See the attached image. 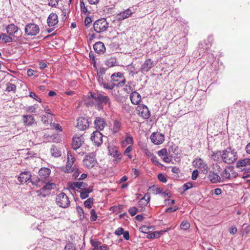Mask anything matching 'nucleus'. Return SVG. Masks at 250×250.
<instances>
[{
	"mask_svg": "<svg viewBox=\"0 0 250 250\" xmlns=\"http://www.w3.org/2000/svg\"><path fill=\"white\" fill-rule=\"evenodd\" d=\"M91 96L94 99L97 103L98 107L100 108H102V104H108L109 105L110 104V99L107 96H104L100 93L93 94L91 93Z\"/></svg>",
	"mask_w": 250,
	"mask_h": 250,
	"instance_id": "obj_2",
	"label": "nucleus"
},
{
	"mask_svg": "<svg viewBox=\"0 0 250 250\" xmlns=\"http://www.w3.org/2000/svg\"><path fill=\"white\" fill-rule=\"evenodd\" d=\"M84 165L88 168L94 167L97 162L95 157H86L83 160Z\"/></svg>",
	"mask_w": 250,
	"mask_h": 250,
	"instance_id": "obj_23",
	"label": "nucleus"
},
{
	"mask_svg": "<svg viewBox=\"0 0 250 250\" xmlns=\"http://www.w3.org/2000/svg\"><path fill=\"white\" fill-rule=\"evenodd\" d=\"M56 187V185L53 183L48 182L46 183L41 189V192L47 191L49 192V190L55 188Z\"/></svg>",
	"mask_w": 250,
	"mask_h": 250,
	"instance_id": "obj_32",
	"label": "nucleus"
},
{
	"mask_svg": "<svg viewBox=\"0 0 250 250\" xmlns=\"http://www.w3.org/2000/svg\"><path fill=\"white\" fill-rule=\"evenodd\" d=\"M23 123L25 125H33L35 122V119L33 115H23L22 116Z\"/></svg>",
	"mask_w": 250,
	"mask_h": 250,
	"instance_id": "obj_24",
	"label": "nucleus"
},
{
	"mask_svg": "<svg viewBox=\"0 0 250 250\" xmlns=\"http://www.w3.org/2000/svg\"><path fill=\"white\" fill-rule=\"evenodd\" d=\"M168 151L171 156L173 155H178L179 153L180 150L178 146L172 144L168 148Z\"/></svg>",
	"mask_w": 250,
	"mask_h": 250,
	"instance_id": "obj_33",
	"label": "nucleus"
},
{
	"mask_svg": "<svg viewBox=\"0 0 250 250\" xmlns=\"http://www.w3.org/2000/svg\"><path fill=\"white\" fill-rule=\"evenodd\" d=\"M29 96L35 99L36 101L40 102V103H41L42 102V100L41 98H40L37 95V94L33 92H30L29 93Z\"/></svg>",
	"mask_w": 250,
	"mask_h": 250,
	"instance_id": "obj_48",
	"label": "nucleus"
},
{
	"mask_svg": "<svg viewBox=\"0 0 250 250\" xmlns=\"http://www.w3.org/2000/svg\"><path fill=\"white\" fill-rule=\"evenodd\" d=\"M137 210H138L137 208L136 207H133L130 208L128 209V212L130 213V214L131 215V216H133L137 213Z\"/></svg>",
	"mask_w": 250,
	"mask_h": 250,
	"instance_id": "obj_52",
	"label": "nucleus"
},
{
	"mask_svg": "<svg viewBox=\"0 0 250 250\" xmlns=\"http://www.w3.org/2000/svg\"><path fill=\"white\" fill-rule=\"evenodd\" d=\"M95 51L98 54H104L105 51V47L104 44L101 42H96L93 45Z\"/></svg>",
	"mask_w": 250,
	"mask_h": 250,
	"instance_id": "obj_19",
	"label": "nucleus"
},
{
	"mask_svg": "<svg viewBox=\"0 0 250 250\" xmlns=\"http://www.w3.org/2000/svg\"><path fill=\"white\" fill-rule=\"evenodd\" d=\"M91 139L95 146H99L103 143V134L98 130L95 131L91 135Z\"/></svg>",
	"mask_w": 250,
	"mask_h": 250,
	"instance_id": "obj_9",
	"label": "nucleus"
},
{
	"mask_svg": "<svg viewBox=\"0 0 250 250\" xmlns=\"http://www.w3.org/2000/svg\"><path fill=\"white\" fill-rule=\"evenodd\" d=\"M124 231V229L121 227H119L115 230L114 233L117 235H121L123 233Z\"/></svg>",
	"mask_w": 250,
	"mask_h": 250,
	"instance_id": "obj_61",
	"label": "nucleus"
},
{
	"mask_svg": "<svg viewBox=\"0 0 250 250\" xmlns=\"http://www.w3.org/2000/svg\"><path fill=\"white\" fill-rule=\"evenodd\" d=\"M150 195L147 193H146L144 196L139 201L138 204L140 206H146L150 200Z\"/></svg>",
	"mask_w": 250,
	"mask_h": 250,
	"instance_id": "obj_30",
	"label": "nucleus"
},
{
	"mask_svg": "<svg viewBox=\"0 0 250 250\" xmlns=\"http://www.w3.org/2000/svg\"><path fill=\"white\" fill-rule=\"evenodd\" d=\"M133 144V139L131 136H126L125 139L121 142L123 147H126L127 146H132Z\"/></svg>",
	"mask_w": 250,
	"mask_h": 250,
	"instance_id": "obj_28",
	"label": "nucleus"
},
{
	"mask_svg": "<svg viewBox=\"0 0 250 250\" xmlns=\"http://www.w3.org/2000/svg\"><path fill=\"white\" fill-rule=\"evenodd\" d=\"M56 202L58 206L62 208H66L70 205L68 196L63 192H61L57 195Z\"/></svg>",
	"mask_w": 250,
	"mask_h": 250,
	"instance_id": "obj_3",
	"label": "nucleus"
},
{
	"mask_svg": "<svg viewBox=\"0 0 250 250\" xmlns=\"http://www.w3.org/2000/svg\"><path fill=\"white\" fill-rule=\"evenodd\" d=\"M198 176V171L197 170H194L192 173L191 178L192 180H195L197 179Z\"/></svg>",
	"mask_w": 250,
	"mask_h": 250,
	"instance_id": "obj_62",
	"label": "nucleus"
},
{
	"mask_svg": "<svg viewBox=\"0 0 250 250\" xmlns=\"http://www.w3.org/2000/svg\"><path fill=\"white\" fill-rule=\"evenodd\" d=\"M1 36V39L5 43L11 42H13V39L9 35H7L5 34H1L0 35Z\"/></svg>",
	"mask_w": 250,
	"mask_h": 250,
	"instance_id": "obj_39",
	"label": "nucleus"
},
{
	"mask_svg": "<svg viewBox=\"0 0 250 250\" xmlns=\"http://www.w3.org/2000/svg\"><path fill=\"white\" fill-rule=\"evenodd\" d=\"M190 227V224L187 221H183L180 225V228L183 230H187Z\"/></svg>",
	"mask_w": 250,
	"mask_h": 250,
	"instance_id": "obj_44",
	"label": "nucleus"
},
{
	"mask_svg": "<svg viewBox=\"0 0 250 250\" xmlns=\"http://www.w3.org/2000/svg\"><path fill=\"white\" fill-rule=\"evenodd\" d=\"M158 179L159 181L163 183H166L167 181V179L165 176L163 174H159L158 175Z\"/></svg>",
	"mask_w": 250,
	"mask_h": 250,
	"instance_id": "obj_58",
	"label": "nucleus"
},
{
	"mask_svg": "<svg viewBox=\"0 0 250 250\" xmlns=\"http://www.w3.org/2000/svg\"><path fill=\"white\" fill-rule=\"evenodd\" d=\"M92 22V20L89 17H86L84 20V23L86 26H88Z\"/></svg>",
	"mask_w": 250,
	"mask_h": 250,
	"instance_id": "obj_64",
	"label": "nucleus"
},
{
	"mask_svg": "<svg viewBox=\"0 0 250 250\" xmlns=\"http://www.w3.org/2000/svg\"><path fill=\"white\" fill-rule=\"evenodd\" d=\"M111 79L116 86H123L125 83V79L123 74L120 72L113 74L111 76Z\"/></svg>",
	"mask_w": 250,
	"mask_h": 250,
	"instance_id": "obj_4",
	"label": "nucleus"
},
{
	"mask_svg": "<svg viewBox=\"0 0 250 250\" xmlns=\"http://www.w3.org/2000/svg\"><path fill=\"white\" fill-rule=\"evenodd\" d=\"M221 176L224 179H230L231 175L229 172L226 169H225L222 172Z\"/></svg>",
	"mask_w": 250,
	"mask_h": 250,
	"instance_id": "obj_47",
	"label": "nucleus"
},
{
	"mask_svg": "<svg viewBox=\"0 0 250 250\" xmlns=\"http://www.w3.org/2000/svg\"><path fill=\"white\" fill-rule=\"evenodd\" d=\"M50 119H52V117L51 116L47 115V116L45 115H43L42 116V122L44 124H48V120Z\"/></svg>",
	"mask_w": 250,
	"mask_h": 250,
	"instance_id": "obj_49",
	"label": "nucleus"
},
{
	"mask_svg": "<svg viewBox=\"0 0 250 250\" xmlns=\"http://www.w3.org/2000/svg\"><path fill=\"white\" fill-rule=\"evenodd\" d=\"M67 161L65 169L64 171L65 172L70 173L72 172L74 170V167H72L73 163L75 161V157H67Z\"/></svg>",
	"mask_w": 250,
	"mask_h": 250,
	"instance_id": "obj_22",
	"label": "nucleus"
},
{
	"mask_svg": "<svg viewBox=\"0 0 250 250\" xmlns=\"http://www.w3.org/2000/svg\"><path fill=\"white\" fill-rule=\"evenodd\" d=\"M193 166L200 169L203 172H207L208 168L207 164L201 158H196L193 162Z\"/></svg>",
	"mask_w": 250,
	"mask_h": 250,
	"instance_id": "obj_11",
	"label": "nucleus"
},
{
	"mask_svg": "<svg viewBox=\"0 0 250 250\" xmlns=\"http://www.w3.org/2000/svg\"><path fill=\"white\" fill-rule=\"evenodd\" d=\"M105 64L109 67L115 66L117 63V60L115 58L111 57L106 59L104 62Z\"/></svg>",
	"mask_w": 250,
	"mask_h": 250,
	"instance_id": "obj_35",
	"label": "nucleus"
},
{
	"mask_svg": "<svg viewBox=\"0 0 250 250\" xmlns=\"http://www.w3.org/2000/svg\"><path fill=\"white\" fill-rule=\"evenodd\" d=\"M106 125L105 120L102 117H97L94 121V125L95 128L98 130H102Z\"/></svg>",
	"mask_w": 250,
	"mask_h": 250,
	"instance_id": "obj_15",
	"label": "nucleus"
},
{
	"mask_svg": "<svg viewBox=\"0 0 250 250\" xmlns=\"http://www.w3.org/2000/svg\"><path fill=\"white\" fill-rule=\"evenodd\" d=\"M80 7L82 13L86 14L88 12L87 8L85 6V3H84L83 0H81Z\"/></svg>",
	"mask_w": 250,
	"mask_h": 250,
	"instance_id": "obj_42",
	"label": "nucleus"
},
{
	"mask_svg": "<svg viewBox=\"0 0 250 250\" xmlns=\"http://www.w3.org/2000/svg\"><path fill=\"white\" fill-rule=\"evenodd\" d=\"M89 101H85V104L87 105V106H93L94 105L95 103L93 101V100H94L91 95L88 97L87 99Z\"/></svg>",
	"mask_w": 250,
	"mask_h": 250,
	"instance_id": "obj_50",
	"label": "nucleus"
},
{
	"mask_svg": "<svg viewBox=\"0 0 250 250\" xmlns=\"http://www.w3.org/2000/svg\"><path fill=\"white\" fill-rule=\"evenodd\" d=\"M93 191V189L92 188H88L83 189L78 191L80 193V197L82 199H84L87 198L89 196V194L91 193Z\"/></svg>",
	"mask_w": 250,
	"mask_h": 250,
	"instance_id": "obj_26",
	"label": "nucleus"
},
{
	"mask_svg": "<svg viewBox=\"0 0 250 250\" xmlns=\"http://www.w3.org/2000/svg\"><path fill=\"white\" fill-rule=\"evenodd\" d=\"M133 12L129 9L127 8L125 10L122 11L117 15V19L119 21H122L130 17Z\"/></svg>",
	"mask_w": 250,
	"mask_h": 250,
	"instance_id": "obj_20",
	"label": "nucleus"
},
{
	"mask_svg": "<svg viewBox=\"0 0 250 250\" xmlns=\"http://www.w3.org/2000/svg\"><path fill=\"white\" fill-rule=\"evenodd\" d=\"M150 139L153 144L159 145L162 144L164 142L165 137L162 133L155 132L151 134Z\"/></svg>",
	"mask_w": 250,
	"mask_h": 250,
	"instance_id": "obj_8",
	"label": "nucleus"
},
{
	"mask_svg": "<svg viewBox=\"0 0 250 250\" xmlns=\"http://www.w3.org/2000/svg\"><path fill=\"white\" fill-rule=\"evenodd\" d=\"M236 167L245 172H250V158H245L238 161L236 163Z\"/></svg>",
	"mask_w": 250,
	"mask_h": 250,
	"instance_id": "obj_5",
	"label": "nucleus"
},
{
	"mask_svg": "<svg viewBox=\"0 0 250 250\" xmlns=\"http://www.w3.org/2000/svg\"><path fill=\"white\" fill-rule=\"evenodd\" d=\"M136 110L138 115L143 119H147L149 118L150 113L146 105L143 104H139Z\"/></svg>",
	"mask_w": 250,
	"mask_h": 250,
	"instance_id": "obj_7",
	"label": "nucleus"
},
{
	"mask_svg": "<svg viewBox=\"0 0 250 250\" xmlns=\"http://www.w3.org/2000/svg\"><path fill=\"white\" fill-rule=\"evenodd\" d=\"M48 5L52 7H56L58 4V0H48Z\"/></svg>",
	"mask_w": 250,
	"mask_h": 250,
	"instance_id": "obj_59",
	"label": "nucleus"
},
{
	"mask_svg": "<svg viewBox=\"0 0 250 250\" xmlns=\"http://www.w3.org/2000/svg\"><path fill=\"white\" fill-rule=\"evenodd\" d=\"M104 88L107 89H113L115 86H116V84H114L113 83L110 84L108 83H104L102 85Z\"/></svg>",
	"mask_w": 250,
	"mask_h": 250,
	"instance_id": "obj_51",
	"label": "nucleus"
},
{
	"mask_svg": "<svg viewBox=\"0 0 250 250\" xmlns=\"http://www.w3.org/2000/svg\"><path fill=\"white\" fill-rule=\"evenodd\" d=\"M193 187L191 183H187L183 186V189L184 191L191 188Z\"/></svg>",
	"mask_w": 250,
	"mask_h": 250,
	"instance_id": "obj_56",
	"label": "nucleus"
},
{
	"mask_svg": "<svg viewBox=\"0 0 250 250\" xmlns=\"http://www.w3.org/2000/svg\"><path fill=\"white\" fill-rule=\"evenodd\" d=\"M223 159V161L226 162L228 163L229 164L233 163L234 161H235V157H222Z\"/></svg>",
	"mask_w": 250,
	"mask_h": 250,
	"instance_id": "obj_53",
	"label": "nucleus"
},
{
	"mask_svg": "<svg viewBox=\"0 0 250 250\" xmlns=\"http://www.w3.org/2000/svg\"><path fill=\"white\" fill-rule=\"evenodd\" d=\"M16 85L13 83H8L6 84V91L8 92H13L14 93L16 92Z\"/></svg>",
	"mask_w": 250,
	"mask_h": 250,
	"instance_id": "obj_36",
	"label": "nucleus"
},
{
	"mask_svg": "<svg viewBox=\"0 0 250 250\" xmlns=\"http://www.w3.org/2000/svg\"><path fill=\"white\" fill-rule=\"evenodd\" d=\"M89 122L87 118L80 117L77 120V126L81 130H84L89 127Z\"/></svg>",
	"mask_w": 250,
	"mask_h": 250,
	"instance_id": "obj_14",
	"label": "nucleus"
},
{
	"mask_svg": "<svg viewBox=\"0 0 250 250\" xmlns=\"http://www.w3.org/2000/svg\"><path fill=\"white\" fill-rule=\"evenodd\" d=\"M148 230L149 228L145 226H142L139 228V231L144 233H148Z\"/></svg>",
	"mask_w": 250,
	"mask_h": 250,
	"instance_id": "obj_60",
	"label": "nucleus"
},
{
	"mask_svg": "<svg viewBox=\"0 0 250 250\" xmlns=\"http://www.w3.org/2000/svg\"><path fill=\"white\" fill-rule=\"evenodd\" d=\"M50 126L52 128L55 129L56 131L58 132H61L62 130V126L58 124L51 123Z\"/></svg>",
	"mask_w": 250,
	"mask_h": 250,
	"instance_id": "obj_41",
	"label": "nucleus"
},
{
	"mask_svg": "<svg viewBox=\"0 0 250 250\" xmlns=\"http://www.w3.org/2000/svg\"><path fill=\"white\" fill-rule=\"evenodd\" d=\"M132 146H128L126 149L125 150L124 154L125 156H131L129 155V153L132 151Z\"/></svg>",
	"mask_w": 250,
	"mask_h": 250,
	"instance_id": "obj_55",
	"label": "nucleus"
},
{
	"mask_svg": "<svg viewBox=\"0 0 250 250\" xmlns=\"http://www.w3.org/2000/svg\"><path fill=\"white\" fill-rule=\"evenodd\" d=\"M130 99L132 104L134 105H139L142 100L141 96L136 91H134L130 95Z\"/></svg>",
	"mask_w": 250,
	"mask_h": 250,
	"instance_id": "obj_17",
	"label": "nucleus"
},
{
	"mask_svg": "<svg viewBox=\"0 0 250 250\" xmlns=\"http://www.w3.org/2000/svg\"><path fill=\"white\" fill-rule=\"evenodd\" d=\"M6 31L9 36H14L19 30V28L14 24H11L6 27Z\"/></svg>",
	"mask_w": 250,
	"mask_h": 250,
	"instance_id": "obj_25",
	"label": "nucleus"
},
{
	"mask_svg": "<svg viewBox=\"0 0 250 250\" xmlns=\"http://www.w3.org/2000/svg\"><path fill=\"white\" fill-rule=\"evenodd\" d=\"M106 69L104 67H100L97 71V75L102 76L105 74Z\"/></svg>",
	"mask_w": 250,
	"mask_h": 250,
	"instance_id": "obj_57",
	"label": "nucleus"
},
{
	"mask_svg": "<svg viewBox=\"0 0 250 250\" xmlns=\"http://www.w3.org/2000/svg\"><path fill=\"white\" fill-rule=\"evenodd\" d=\"M36 105L25 107V110L29 113H35L36 111Z\"/></svg>",
	"mask_w": 250,
	"mask_h": 250,
	"instance_id": "obj_45",
	"label": "nucleus"
},
{
	"mask_svg": "<svg viewBox=\"0 0 250 250\" xmlns=\"http://www.w3.org/2000/svg\"><path fill=\"white\" fill-rule=\"evenodd\" d=\"M166 231L167 230L155 231L153 232L148 233L146 235V238L148 239L157 238H159L161 235H163V233Z\"/></svg>",
	"mask_w": 250,
	"mask_h": 250,
	"instance_id": "obj_29",
	"label": "nucleus"
},
{
	"mask_svg": "<svg viewBox=\"0 0 250 250\" xmlns=\"http://www.w3.org/2000/svg\"><path fill=\"white\" fill-rule=\"evenodd\" d=\"M93 201L94 199L92 198H89L87 199L84 202V206L88 208H91L92 207V205L93 203Z\"/></svg>",
	"mask_w": 250,
	"mask_h": 250,
	"instance_id": "obj_40",
	"label": "nucleus"
},
{
	"mask_svg": "<svg viewBox=\"0 0 250 250\" xmlns=\"http://www.w3.org/2000/svg\"><path fill=\"white\" fill-rule=\"evenodd\" d=\"M167 151L166 148H163L161 150L157 151V154L159 156H166Z\"/></svg>",
	"mask_w": 250,
	"mask_h": 250,
	"instance_id": "obj_54",
	"label": "nucleus"
},
{
	"mask_svg": "<svg viewBox=\"0 0 250 250\" xmlns=\"http://www.w3.org/2000/svg\"><path fill=\"white\" fill-rule=\"evenodd\" d=\"M178 207H169L168 208H167L166 210V212H174L175 211H176V210L178 209Z\"/></svg>",
	"mask_w": 250,
	"mask_h": 250,
	"instance_id": "obj_63",
	"label": "nucleus"
},
{
	"mask_svg": "<svg viewBox=\"0 0 250 250\" xmlns=\"http://www.w3.org/2000/svg\"><path fill=\"white\" fill-rule=\"evenodd\" d=\"M108 23L104 18L97 20L93 24L94 31L98 33L105 31L108 29Z\"/></svg>",
	"mask_w": 250,
	"mask_h": 250,
	"instance_id": "obj_1",
	"label": "nucleus"
},
{
	"mask_svg": "<svg viewBox=\"0 0 250 250\" xmlns=\"http://www.w3.org/2000/svg\"><path fill=\"white\" fill-rule=\"evenodd\" d=\"M18 179L21 183H24L28 181H30L33 184H35L31 180V175L30 172L29 171H24L21 172L20 174Z\"/></svg>",
	"mask_w": 250,
	"mask_h": 250,
	"instance_id": "obj_16",
	"label": "nucleus"
},
{
	"mask_svg": "<svg viewBox=\"0 0 250 250\" xmlns=\"http://www.w3.org/2000/svg\"><path fill=\"white\" fill-rule=\"evenodd\" d=\"M52 156H61L62 154L56 146H52L51 148Z\"/></svg>",
	"mask_w": 250,
	"mask_h": 250,
	"instance_id": "obj_38",
	"label": "nucleus"
},
{
	"mask_svg": "<svg viewBox=\"0 0 250 250\" xmlns=\"http://www.w3.org/2000/svg\"><path fill=\"white\" fill-rule=\"evenodd\" d=\"M97 219V215L95 210L92 209L90 211V220L91 221H95Z\"/></svg>",
	"mask_w": 250,
	"mask_h": 250,
	"instance_id": "obj_46",
	"label": "nucleus"
},
{
	"mask_svg": "<svg viewBox=\"0 0 250 250\" xmlns=\"http://www.w3.org/2000/svg\"><path fill=\"white\" fill-rule=\"evenodd\" d=\"M83 138L82 136L81 137H77V136H74L73 137V140H72V148L74 151L77 152L79 154H81V152L80 151V147L82 144Z\"/></svg>",
	"mask_w": 250,
	"mask_h": 250,
	"instance_id": "obj_10",
	"label": "nucleus"
},
{
	"mask_svg": "<svg viewBox=\"0 0 250 250\" xmlns=\"http://www.w3.org/2000/svg\"><path fill=\"white\" fill-rule=\"evenodd\" d=\"M121 129V123L116 120L114 122L112 128L113 133L116 134Z\"/></svg>",
	"mask_w": 250,
	"mask_h": 250,
	"instance_id": "obj_37",
	"label": "nucleus"
},
{
	"mask_svg": "<svg viewBox=\"0 0 250 250\" xmlns=\"http://www.w3.org/2000/svg\"><path fill=\"white\" fill-rule=\"evenodd\" d=\"M50 169L46 167H42L39 171V174L42 178H45L47 177L50 174Z\"/></svg>",
	"mask_w": 250,
	"mask_h": 250,
	"instance_id": "obj_31",
	"label": "nucleus"
},
{
	"mask_svg": "<svg viewBox=\"0 0 250 250\" xmlns=\"http://www.w3.org/2000/svg\"><path fill=\"white\" fill-rule=\"evenodd\" d=\"M108 155L111 156H120L121 153L118 151V148L115 146H110L108 147Z\"/></svg>",
	"mask_w": 250,
	"mask_h": 250,
	"instance_id": "obj_27",
	"label": "nucleus"
},
{
	"mask_svg": "<svg viewBox=\"0 0 250 250\" xmlns=\"http://www.w3.org/2000/svg\"><path fill=\"white\" fill-rule=\"evenodd\" d=\"M58 22V16L55 13H51L47 19V23L49 26H53Z\"/></svg>",
	"mask_w": 250,
	"mask_h": 250,
	"instance_id": "obj_21",
	"label": "nucleus"
},
{
	"mask_svg": "<svg viewBox=\"0 0 250 250\" xmlns=\"http://www.w3.org/2000/svg\"><path fill=\"white\" fill-rule=\"evenodd\" d=\"M76 247L72 243H68L64 247V250H75Z\"/></svg>",
	"mask_w": 250,
	"mask_h": 250,
	"instance_id": "obj_43",
	"label": "nucleus"
},
{
	"mask_svg": "<svg viewBox=\"0 0 250 250\" xmlns=\"http://www.w3.org/2000/svg\"><path fill=\"white\" fill-rule=\"evenodd\" d=\"M67 186L70 189L78 191L79 189L82 190L86 188L87 185L83 182H76L69 183Z\"/></svg>",
	"mask_w": 250,
	"mask_h": 250,
	"instance_id": "obj_13",
	"label": "nucleus"
},
{
	"mask_svg": "<svg viewBox=\"0 0 250 250\" xmlns=\"http://www.w3.org/2000/svg\"><path fill=\"white\" fill-rule=\"evenodd\" d=\"M24 31L28 36H35L39 32L40 28L35 23H29L26 25Z\"/></svg>",
	"mask_w": 250,
	"mask_h": 250,
	"instance_id": "obj_6",
	"label": "nucleus"
},
{
	"mask_svg": "<svg viewBox=\"0 0 250 250\" xmlns=\"http://www.w3.org/2000/svg\"><path fill=\"white\" fill-rule=\"evenodd\" d=\"M214 155V154H213L212 156H213ZM215 155L218 156H228L230 155L233 156H236L237 155H239V153L234 149L228 147L223 151H217Z\"/></svg>",
	"mask_w": 250,
	"mask_h": 250,
	"instance_id": "obj_12",
	"label": "nucleus"
},
{
	"mask_svg": "<svg viewBox=\"0 0 250 250\" xmlns=\"http://www.w3.org/2000/svg\"><path fill=\"white\" fill-rule=\"evenodd\" d=\"M210 181L213 183H217L221 182L220 177L215 173H212L209 175Z\"/></svg>",
	"mask_w": 250,
	"mask_h": 250,
	"instance_id": "obj_34",
	"label": "nucleus"
},
{
	"mask_svg": "<svg viewBox=\"0 0 250 250\" xmlns=\"http://www.w3.org/2000/svg\"><path fill=\"white\" fill-rule=\"evenodd\" d=\"M154 66L153 61L148 59L145 61L144 63L142 65L141 69L142 72L148 71L151 68Z\"/></svg>",
	"mask_w": 250,
	"mask_h": 250,
	"instance_id": "obj_18",
	"label": "nucleus"
}]
</instances>
